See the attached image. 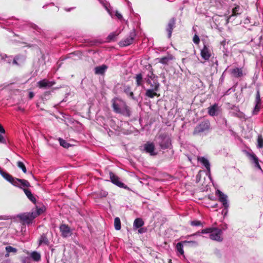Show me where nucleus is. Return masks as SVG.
Returning a JSON list of instances; mask_svg holds the SVG:
<instances>
[{"label":"nucleus","instance_id":"58836bf2","mask_svg":"<svg viewBox=\"0 0 263 263\" xmlns=\"http://www.w3.org/2000/svg\"><path fill=\"white\" fill-rule=\"evenodd\" d=\"M59 141L60 145L64 148H68L70 146V144L69 143H68L65 140H63L61 138L59 139Z\"/></svg>","mask_w":263,"mask_h":263},{"label":"nucleus","instance_id":"de8ad7c7","mask_svg":"<svg viewBox=\"0 0 263 263\" xmlns=\"http://www.w3.org/2000/svg\"><path fill=\"white\" fill-rule=\"evenodd\" d=\"M29 26L32 28V29L36 30L38 32H41V29L40 28H39L36 25L34 24H32V23H30L29 24Z\"/></svg>","mask_w":263,"mask_h":263},{"label":"nucleus","instance_id":"8fccbe9b","mask_svg":"<svg viewBox=\"0 0 263 263\" xmlns=\"http://www.w3.org/2000/svg\"><path fill=\"white\" fill-rule=\"evenodd\" d=\"M200 234H202L201 233V232L200 231H198L194 234H191V235H188L187 236H186L185 237V238H187V239H189L190 238H191V237H193L194 236H199L200 235Z\"/></svg>","mask_w":263,"mask_h":263},{"label":"nucleus","instance_id":"f704fd0d","mask_svg":"<svg viewBox=\"0 0 263 263\" xmlns=\"http://www.w3.org/2000/svg\"><path fill=\"white\" fill-rule=\"evenodd\" d=\"M115 228L116 230H120L121 228V221L119 217H116L114 220Z\"/></svg>","mask_w":263,"mask_h":263},{"label":"nucleus","instance_id":"3c124183","mask_svg":"<svg viewBox=\"0 0 263 263\" xmlns=\"http://www.w3.org/2000/svg\"><path fill=\"white\" fill-rule=\"evenodd\" d=\"M115 15L120 21H122L123 20L122 14L119 11H116Z\"/></svg>","mask_w":263,"mask_h":263},{"label":"nucleus","instance_id":"6ab92c4d","mask_svg":"<svg viewBox=\"0 0 263 263\" xmlns=\"http://www.w3.org/2000/svg\"><path fill=\"white\" fill-rule=\"evenodd\" d=\"M198 160L206 168L209 174H210V164L209 160L204 157L198 158Z\"/></svg>","mask_w":263,"mask_h":263},{"label":"nucleus","instance_id":"9d476101","mask_svg":"<svg viewBox=\"0 0 263 263\" xmlns=\"http://www.w3.org/2000/svg\"><path fill=\"white\" fill-rule=\"evenodd\" d=\"M59 228L60 232L61 233V236L63 238H67L71 235V230L68 225L62 224L60 226Z\"/></svg>","mask_w":263,"mask_h":263},{"label":"nucleus","instance_id":"bf43d9fd","mask_svg":"<svg viewBox=\"0 0 263 263\" xmlns=\"http://www.w3.org/2000/svg\"><path fill=\"white\" fill-rule=\"evenodd\" d=\"M129 95H130V97H133V96H134L133 92H129Z\"/></svg>","mask_w":263,"mask_h":263},{"label":"nucleus","instance_id":"5701e85b","mask_svg":"<svg viewBox=\"0 0 263 263\" xmlns=\"http://www.w3.org/2000/svg\"><path fill=\"white\" fill-rule=\"evenodd\" d=\"M249 156L250 158L253 161V162L254 163L255 166L257 168L261 170V166L259 164V160L257 157L254 153L250 154Z\"/></svg>","mask_w":263,"mask_h":263},{"label":"nucleus","instance_id":"423d86ee","mask_svg":"<svg viewBox=\"0 0 263 263\" xmlns=\"http://www.w3.org/2000/svg\"><path fill=\"white\" fill-rule=\"evenodd\" d=\"M222 233L221 230L214 228L211 235H210V238L213 240L221 242L223 240Z\"/></svg>","mask_w":263,"mask_h":263},{"label":"nucleus","instance_id":"ddd939ff","mask_svg":"<svg viewBox=\"0 0 263 263\" xmlns=\"http://www.w3.org/2000/svg\"><path fill=\"white\" fill-rule=\"evenodd\" d=\"M208 114L211 116H215L218 115L220 111V107L216 103L214 105L210 106L208 107Z\"/></svg>","mask_w":263,"mask_h":263},{"label":"nucleus","instance_id":"a211bd4d","mask_svg":"<svg viewBox=\"0 0 263 263\" xmlns=\"http://www.w3.org/2000/svg\"><path fill=\"white\" fill-rule=\"evenodd\" d=\"M13 185L20 187H29L30 186V183L26 180L16 178V180H15V182Z\"/></svg>","mask_w":263,"mask_h":263},{"label":"nucleus","instance_id":"4468645a","mask_svg":"<svg viewBox=\"0 0 263 263\" xmlns=\"http://www.w3.org/2000/svg\"><path fill=\"white\" fill-rule=\"evenodd\" d=\"M0 174L1 176L6 179L7 181L11 183L12 184L14 185L15 182V180L16 178L13 177L11 175L8 174V173L4 172L0 168Z\"/></svg>","mask_w":263,"mask_h":263},{"label":"nucleus","instance_id":"79ce46f5","mask_svg":"<svg viewBox=\"0 0 263 263\" xmlns=\"http://www.w3.org/2000/svg\"><path fill=\"white\" fill-rule=\"evenodd\" d=\"M17 165L19 168L22 169V171L24 173H26L27 170H26V166H25L24 164L22 162L18 161L17 163Z\"/></svg>","mask_w":263,"mask_h":263},{"label":"nucleus","instance_id":"864d4df0","mask_svg":"<svg viewBox=\"0 0 263 263\" xmlns=\"http://www.w3.org/2000/svg\"><path fill=\"white\" fill-rule=\"evenodd\" d=\"M18 57H15L13 60V64H17V61L18 60Z\"/></svg>","mask_w":263,"mask_h":263},{"label":"nucleus","instance_id":"c03bdc74","mask_svg":"<svg viewBox=\"0 0 263 263\" xmlns=\"http://www.w3.org/2000/svg\"><path fill=\"white\" fill-rule=\"evenodd\" d=\"M108 195V193L105 191H100L98 192V195L100 198L105 197Z\"/></svg>","mask_w":263,"mask_h":263},{"label":"nucleus","instance_id":"09e8293b","mask_svg":"<svg viewBox=\"0 0 263 263\" xmlns=\"http://www.w3.org/2000/svg\"><path fill=\"white\" fill-rule=\"evenodd\" d=\"M193 41L194 44L197 45L200 42V39L198 35L195 34V35L193 37Z\"/></svg>","mask_w":263,"mask_h":263},{"label":"nucleus","instance_id":"9b49d317","mask_svg":"<svg viewBox=\"0 0 263 263\" xmlns=\"http://www.w3.org/2000/svg\"><path fill=\"white\" fill-rule=\"evenodd\" d=\"M109 176L110 180L112 183L121 188H127V186L120 180L119 178L115 175L113 173L110 172L109 173Z\"/></svg>","mask_w":263,"mask_h":263},{"label":"nucleus","instance_id":"dca6fc26","mask_svg":"<svg viewBox=\"0 0 263 263\" xmlns=\"http://www.w3.org/2000/svg\"><path fill=\"white\" fill-rule=\"evenodd\" d=\"M175 22H176L175 18H174V17L172 18L170 20V21L167 24V26L166 27V31L167 32L168 37L169 38L171 37V36L172 35V31H173L174 28L175 27Z\"/></svg>","mask_w":263,"mask_h":263},{"label":"nucleus","instance_id":"20e7f679","mask_svg":"<svg viewBox=\"0 0 263 263\" xmlns=\"http://www.w3.org/2000/svg\"><path fill=\"white\" fill-rule=\"evenodd\" d=\"M140 149L152 156H156L158 154L155 144L152 142H146L141 146Z\"/></svg>","mask_w":263,"mask_h":263},{"label":"nucleus","instance_id":"4be33fe9","mask_svg":"<svg viewBox=\"0 0 263 263\" xmlns=\"http://www.w3.org/2000/svg\"><path fill=\"white\" fill-rule=\"evenodd\" d=\"M107 68V66L105 65L97 66L95 68V72L97 74H103L104 73Z\"/></svg>","mask_w":263,"mask_h":263},{"label":"nucleus","instance_id":"6e6552de","mask_svg":"<svg viewBox=\"0 0 263 263\" xmlns=\"http://www.w3.org/2000/svg\"><path fill=\"white\" fill-rule=\"evenodd\" d=\"M135 36L136 32L134 30L130 32L129 36L127 38L122 40L119 42L120 46L121 47H124L132 44L133 42Z\"/></svg>","mask_w":263,"mask_h":263},{"label":"nucleus","instance_id":"f257e3e1","mask_svg":"<svg viewBox=\"0 0 263 263\" xmlns=\"http://www.w3.org/2000/svg\"><path fill=\"white\" fill-rule=\"evenodd\" d=\"M114 110L116 113L120 114L126 117L130 116V111L126 103L123 100L116 98L112 100Z\"/></svg>","mask_w":263,"mask_h":263},{"label":"nucleus","instance_id":"72a5a7b5","mask_svg":"<svg viewBox=\"0 0 263 263\" xmlns=\"http://www.w3.org/2000/svg\"><path fill=\"white\" fill-rule=\"evenodd\" d=\"M103 43V41L102 40H93L88 41L87 45L90 46H96L101 44Z\"/></svg>","mask_w":263,"mask_h":263},{"label":"nucleus","instance_id":"6e6d98bb","mask_svg":"<svg viewBox=\"0 0 263 263\" xmlns=\"http://www.w3.org/2000/svg\"><path fill=\"white\" fill-rule=\"evenodd\" d=\"M104 5V6L105 8V9L107 11V12L111 15V12H110V10L108 8L107 6L105 4H103Z\"/></svg>","mask_w":263,"mask_h":263},{"label":"nucleus","instance_id":"b1692460","mask_svg":"<svg viewBox=\"0 0 263 263\" xmlns=\"http://www.w3.org/2000/svg\"><path fill=\"white\" fill-rule=\"evenodd\" d=\"M144 221L142 219L138 218L135 219L133 224V227L134 229H137L142 227L144 225Z\"/></svg>","mask_w":263,"mask_h":263},{"label":"nucleus","instance_id":"7c9ffc66","mask_svg":"<svg viewBox=\"0 0 263 263\" xmlns=\"http://www.w3.org/2000/svg\"><path fill=\"white\" fill-rule=\"evenodd\" d=\"M200 54L202 58L205 61L209 60L211 56L210 50H201Z\"/></svg>","mask_w":263,"mask_h":263},{"label":"nucleus","instance_id":"13d9d810","mask_svg":"<svg viewBox=\"0 0 263 263\" xmlns=\"http://www.w3.org/2000/svg\"><path fill=\"white\" fill-rule=\"evenodd\" d=\"M222 121H223V123L224 124L225 126H227L228 125V122H227V120L225 119V118H223L222 119Z\"/></svg>","mask_w":263,"mask_h":263},{"label":"nucleus","instance_id":"4d7b16f0","mask_svg":"<svg viewBox=\"0 0 263 263\" xmlns=\"http://www.w3.org/2000/svg\"><path fill=\"white\" fill-rule=\"evenodd\" d=\"M34 96V93L32 92H30L29 93V98L32 99Z\"/></svg>","mask_w":263,"mask_h":263},{"label":"nucleus","instance_id":"2eb2a0df","mask_svg":"<svg viewBox=\"0 0 263 263\" xmlns=\"http://www.w3.org/2000/svg\"><path fill=\"white\" fill-rule=\"evenodd\" d=\"M174 59V57L171 54H168L167 55L164 56L161 58H158L157 60L158 62L163 65H166L169 64Z\"/></svg>","mask_w":263,"mask_h":263},{"label":"nucleus","instance_id":"37998d69","mask_svg":"<svg viewBox=\"0 0 263 263\" xmlns=\"http://www.w3.org/2000/svg\"><path fill=\"white\" fill-rule=\"evenodd\" d=\"M213 229H214V228H212V227L208 228L202 230V231H201V233L202 234H209L210 235H211V233L212 230H213Z\"/></svg>","mask_w":263,"mask_h":263},{"label":"nucleus","instance_id":"473e14b6","mask_svg":"<svg viewBox=\"0 0 263 263\" xmlns=\"http://www.w3.org/2000/svg\"><path fill=\"white\" fill-rule=\"evenodd\" d=\"M5 133V129L0 124V143H6V141L4 138L3 134H4Z\"/></svg>","mask_w":263,"mask_h":263},{"label":"nucleus","instance_id":"f3484780","mask_svg":"<svg viewBox=\"0 0 263 263\" xmlns=\"http://www.w3.org/2000/svg\"><path fill=\"white\" fill-rule=\"evenodd\" d=\"M231 74L235 78H240L243 76V70L242 68L236 67L230 69Z\"/></svg>","mask_w":263,"mask_h":263},{"label":"nucleus","instance_id":"ea45409f","mask_svg":"<svg viewBox=\"0 0 263 263\" xmlns=\"http://www.w3.org/2000/svg\"><path fill=\"white\" fill-rule=\"evenodd\" d=\"M261 104V99L260 96V92L259 89H258L256 91L255 100V104Z\"/></svg>","mask_w":263,"mask_h":263},{"label":"nucleus","instance_id":"e2e57ef3","mask_svg":"<svg viewBox=\"0 0 263 263\" xmlns=\"http://www.w3.org/2000/svg\"><path fill=\"white\" fill-rule=\"evenodd\" d=\"M127 90H129V88H128L126 90V91L127 92Z\"/></svg>","mask_w":263,"mask_h":263},{"label":"nucleus","instance_id":"c85d7f7f","mask_svg":"<svg viewBox=\"0 0 263 263\" xmlns=\"http://www.w3.org/2000/svg\"><path fill=\"white\" fill-rule=\"evenodd\" d=\"M24 192L28 198L32 201L33 203H35L36 202V199L33 196L32 194L31 191L28 189H24Z\"/></svg>","mask_w":263,"mask_h":263},{"label":"nucleus","instance_id":"bb28decb","mask_svg":"<svg viewBox=\"0 0 263 263\" xmlns=\"http://www.w3.org/2000/svg\"><path fill=\"white\" fill-rule=\"evenodd\" d=\"M49 241L45 234H43L40 237L39 240V245L41 246L42 245H48Z\"/></svg>","mask_w":263,"mask_h":263},{"label":"nucleus","instance_id":"aec40b11","mask_svg":"<svg viewBox=\"0 0 263 263\" xmlns=\"http://www.w3.org/2000/svg\"><path fill=\"white\" fill-rule=\"evenodd\" d=\"M6 253L5 255L6 257H8L10 256V253L15 254L17 252V249L15 248L12 247L10 246H6L5 248Z\"/></svg>","mask_w":263,"mask_h":263},{"label":"nucleus","instance_id":"a19ab883","mask_svg":"<svg viewBox=\"0 0 263 263\" xmlns=\"http://www.w3.org/2000/svg\"><path fill=\"white\" fill-rule=\"evenodd\" d=\"M183 242L184 244H189L191 246L194 247L197 246L198 245V242L195 240H184L183 241Z\"/></svg>","mask_w":263,"mask_h":263},{"label":"nucleus","instance_id":"e433bc0d","mask_svg":"<svg viewBox=\"0 0 263 263\" xmlns=\"http://www.w3.org/2000/svg\"><path fill=\"white\" fill-rule=\"evenodd\" d=\"M190 224L193 227H203L202 222L200 220H197L191 221Z\"/></svg>","mask_w":263,"mask_h":263},{"label":"nucleus","instance_id":"c756f323","mask_svg":"<svg viewBox=\"0 0 263 263\" xmlns=\"http://www.w3.org/2000/svg\"><path fill=\"white\" fill-rule=\"evenodd\" d=\"M184 245V244L183 242V241L177 243L176 245V249L177 252L180 255H183L184 254V250H183V245Z\"/></svg>","mask_w":263,"mask_h":263},{"label":"nucleus","instance_id":"7ed1b4c3","mask_svg":"<svg viewBox=\"0 0 263 263\" xmlns=\"http://www.w3.org/2000/svg\"><path fill=\"white\" fill-rule=\"evenodd\" d=\"M156 144L159 146L161 149H165L171 147V140L168 136L162 134L157 137Z\"/></svg>","mask_w":263,"mask_h":263},{"label":"nucleus","instance_id":"0e129e2a","mask_svg":"<svg viewBox=\"0 0 263 263\" xmlns=\"http://www.w3.org/2000/svg\"><path fill=\"white\" fill-rule=\"evenodd\" d=\"M217 204L215 205L213 207H216Z\"/></svg>","mask_w":263,"mask_h":263},{"label":"nucleus","instance_id":"c9c22d12","mask_svg":"<svg viewBox=\"0 0 263 263\" xmlns=\"http://www.w3.org/2000/svg\"><path fill=\"white\" fill-rule=\"evenodd\" d=\"M257 142V147L258 148H263V137L261 135L258 136Z\"/></svg>","mask_w":263,"mask_h":263},{"label":"nucleus","instance_id":"603ef678","mask_svg":"<svg viewBox=\"0 0 263 263\" xmlns=\"http://www.w3.org/2000/svg\"><path fill=\"white\" fill-rule=\"evenodd\" d=\"M228 208L229 207H224V209L222 210L221 213L224 216L227 215L228 212Z\"/></svg>","mask_w":263,"mask_h":263},{"label":"nucleus","instance_id":"680f3d73","mask_svg":"<svg viewBox=\"0 0 263 263\" xmlns=\"http://www.w3.org/2000/svg\"><path fill=\"white\" fill-rule=\"evenodd\" d=\"M202 49L205 50V49H207V48H206V47L205 46H204V47Z\"/></svg>","mask_w":263,"mask_h":263},{"label":"nucleus","instance_id":"1a4fd4ad","mask_svg":"<svg viewBox=\"0 0 263 263\" xmlns=\"http://www.w3.org/2000/svg\"><path fill=\"white\" fill-rule=\"evenodd\" d=\"M216 195L218 197L219 201L222 203L223 207H229L228 196L220 190H217Z\"/></svg>","mask_w":263,"mask_h":263},{"label":"nucleus","instance_id":"a18cd8bd","mask_svg":"<svg viewBox=\"0 0 263 263\" xmlns=\"http://www.w3.org/2000/svg\"><path fill=\"white\" fill-rule=\"evenodd\" d=\"M260 110V106L259 104H255V106L252 111L253 115H256Z\"/></svg>","mask_w":263,"mask_h":263},{"label":"nucleus","instance_id":"a878e982","mask_svg":"<svg viewBox=\"0 0 263 263\" xmlns=\"http://www.w3.org/2000/svg\"><path fill=\"white\" fill-rule=\"evenodd\" d=\"M119 34V32L117 31L110 33L106 39V42H110L116 40L117 37Z\"/></svg>","mask_w":263,"mask_h":263},{"label":"nucleus","instance_id":"412c9836","mask_svg":"<svg viewBox=\"0 0 263 263\" xmlns=\"http://www.w3.org/2000/svg\"><path fill=\"white\" fill-rule=\"evenodd\" d=\"M158 90H154L153 88L147 89L146 90L145 96L150 98H153L155 96H159V95H158L157 92Z\"/></svg>","mask_w":263,"mask_h":263},{"label":"nucleus","instance_id":"cd10ccee","mask_svg":"<svg viewBox=\"0 0 263 263\" xmlns=\"http://www.w3.org/2000/svg\"><path fill=\"white\" fill-rule=\"evenodd\" d=\"M82 52L81 50H76L69 54V58H73L74 60L81 58Z\"/></svg>","mask_w":263,"mask_h":263},{"label":"nucleus","instance_id":"39448f33","mask_svg":"<svg viewBox=\"0 0 263 263\" xmlns=\"http://www.w3.org/2000/svg\"><path fill=\"white\" fill-rule=\"evenodd\" d=\"M145 79L146 83L150 85V88L154 89V90H159L160 84L155 76L153 74L151 76L148 75Z\"/></svg>","mask_w":263,"mask_h":263},{"label":"nucleus","instance_id":"2f4dec72","mask_svg":"<svg viewBox=\"0 0 263 263\" xmlns=\"http://www.w3.org/2000/svg\"><path fill=\"white\" fill-rule=\"evenodd\" d=\"M136 83L137 86H143V79L141 73L136 74L135 77Z\"/></svg>","mask_w":263,"mask_h":263},{"label":"nucleus","instance_id":"f8f14e48","mask_svg":"<svg viewBox=\"0 0 263 263\" xmlns=\"http://www.w3.org/2000/svg\"><path fill=\"white\" fill-rule=\"evenodd\" d=\"M37 86L40 88H48L55 84L54 81H50L47 79H43L37 83Z\"/></svg>","mask_w":263,"mask_h":263},{"label":"nucleus","instance_id":"4c0bfd02","mask_svg":"<svg viewBox=\"0 0 263 263\" xmlns=\"http://www.w3.org/2000/svg\"><path fill=\"white\" fill-rule=\"evenodd\" d=\"M240 8L239 6H236L232 9V15L236 16L241 13L240 12Z\"/></svg>","mask_w":263,"mask_h":263},{"label":"nucleus","instance_id":"393cba45","mask_svg":"<svg viewBox=\"0 0 263 263\" xmlns=\"http://www.w3.org/2000/svg\"><path fill=\"white\" fill-rule=\"evenodd\" d=\"M31 259L34 261H39L41 259V254L36 251H33L30 254Z\"/></svg>","mask_w":263,"mask_h":263},{"label":"nucleus","instance_id":"f03ea898","mask_svg":"<svg viewBox=\"0 0 263 263\" xmlns=\"http://www.w3.org/2000/svg\"><path fill=\"white\" fill-rule=\"evenodd\" d=\"M210 128V122L208 120L203 121L197 124L195 127L193 135L194 136L201 135L202 134L208 132Z\"/></svg>","mask_w":263,"mask_h":263},{"label":"nucleus","instance_id":"5fc2aeb1","mask_svg":"<svg viewBox=\"0 0 263 263\" xmlns=\"http://www.w3.org/2000/svg\"><path fill=\"white\" fill-rule=\"evenodd\" d=\"M146 232V229L144 228H140L138 230V233L142 234Z\"/></svg>","mask_w":263,"mask_h":263},{"label":"nucleus","instance_id":"052dcab7","mask_svg":"<svg viewBox=\"0 0 263 263\" xmlns=\"http://www.w3.org/2000/svg\"><path fill=\"white\" fill-rule=\"evenodd\" d=\"M8 161H9V160L8 158H6V160H5V163H6Z\"/></svg>","mask_w":263,"mask_h":263},{"label":"nucleus","instance_id":"0eeeda50","mask_svg":"<svg viewBox=\"0 0 263 263\" xmlns=\"http://www.w3.org/2000/svg\"><path fill=\"white\" fill-rule=\"evenodd\" d=\"M17 217L23 222L24 223L26 224H29L31 223L33 219L35 218L33 212L21 214L18 215Z\"/></svg>","mask_w":263,"mask_h":263},{"label":"nucleus","instance_id":"49530a36","mask_svg":"<svg viewBox=\"0 0 263 263\" xmlns=\"http://www.w3.org/2000/svg\"><path fill=\"white\" fill-rule=\"evenodd\" d=\"M44 212V209L43 208H37L36 212H33L35 218Z\"/></svg>","mask_w":263,"mask_h":263}]
</instances>
